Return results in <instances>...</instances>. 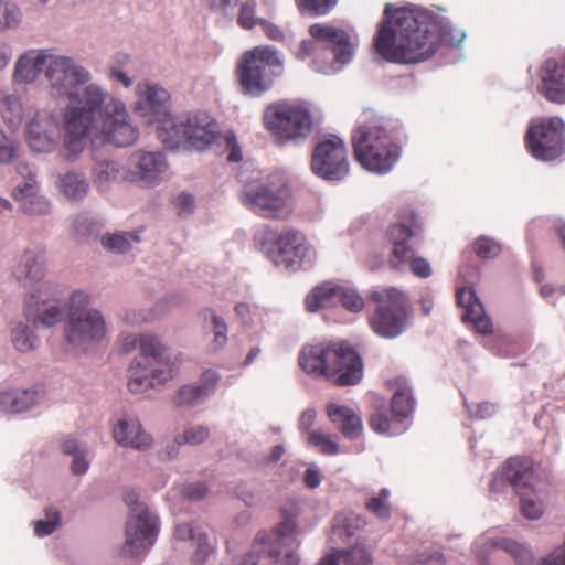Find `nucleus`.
Wrapping results in <instances>:
<instances>
[{
	"instance_id": "1",
	"label": "nucleus",
	"mask_w": 565,
	"mask_h": 565,
	"mask_svg": "<svg viewBox=\"0 0 565 565\" xmlns=\"http://www.w3.org/2000/svg\"><path fill=\"white\" fill-rule=\"evenodd\" d=\"M64 149L66 159L74 160L85 148L87 137L93 142L115 147L132 146L139 130L129 119L124 103L110 98L105 102L103 90L90 84L67 105L64 113Z\"/></svg>"
},
{
	"instance_id": "2",
	"label": "nucleus",
	"mask_w": 565,
	"mask_h": 565,
	"mask_svg": "<svg viewBox=\"0 0 565 565\" xmlns=\"http://www.w3.org/2000/svg\"><path fill=\"white\" fill-rule=\"evenodd\" d=\"M461 31L439 30L427 13L413 8L384 7V17L373 39L376 53L397 64H417L430 58L441 42L459 45Z\"/></svg>"
},
{
	"instance_id": "3",
	"label": "nucleus",
	"mask_w": 565,
	"mask_h": 565,
	"mask_svg": "<svg viewBox=\"0 0 565 565\" xmlns=\"http://www.w3.org/2000/svg\"><path fill=\"white\" fill-rule=\"evenodd\" d=\"M45 70V76L55 97H77L81 85L89 81V73L68 56L56 55L51 49L30 50L19 57L14 79L32 83Z\"/></svg>"
},
{
	"instance_id": "4",
	"label": "nucleus",
	"mask_w": 565,
	"mask_h": 565,
	"mask_svg": "<svg viewBox=\"0 0 565 565\" xmlns=\"http://www.w3.org/2000/svg\"><path fill=\"white\" fill-rule=\"evenodd\" d=\"M139 349V356L128 370V388L141 394L163 385L178 373L175 363L167 354V348L152 334L127 335L122 339L121 351L129 353Z\"/></svg>"
},
{
	"instance_id": "5",
	"label": "nucleus",
	"mask_w": 565,
	"mask_h": 565,
	"mask_svg": "<svg viewBox=\"0 0 565 565\" xmlns=\"http://www.w3.org/2000/svg\"><path fill=\"white\" fill-rule=\"evenodd\" d=\"M298 363L307 374L326 377L338 386L355 385L363 376L361 356L353 349L342 344L305 345L298 356Z\"/></svg>"
},
{
	"instance_id": "6",
	"label": "nucleus",
	"mask_w": 565,
	"mask_h": 565,
	"mask_svg": "<svg viewBox=\"0 0 565 565\" xmlns=\"http://www.w3.org/2000/svg\"><path fill=\"white\" fill-rule=\"evenodd\" d=\"M352 146L356 161L365 170L379 174L390 172L402 154L393 124L383 118L360 125L353 131Z\"/></svg>"
},
{
	"instance_id": "7",
	"label": "nucleus",
	"mask_w": 565,
	"mask_h": 565,
	"mask_svg": "<svg viewBox=\"0 0 565 565\" xmlns=\"http://www.w3.org/2000/svg\"><path fill=\"white\" fill-rule=\"evenodd\" d=\"M299 510L296 505L280 510L281 521L269 533H259L239 565H297L299 556L296 550L299 530L297 518Z\"/></svg>"
},
{
	"instance_id": "8",
	"label": "nucleus",
	"mask_w": 565,
	"mask_h": 565,
	"mask_svg": "<svg viewBox=\"0 0 565 565\" xmlns=\"http://www.w3.org/2000/svg\"><path fill=\"white\" fill-rule=\"evenodd\" d=\"M263 124L279 146L307 138L312 130L310 111L287 102L268 105L263 114Z\"/></svg>"
},
{
	"instance_id": "9",
	"label": "nucleus",
	"mask_w": 565,
	"mask_h": 565,
	"mask_svg": "<svg viewBox=\"0 0 565 565\" xmlns=\"http://www.w3.org/2000/svg\"><path fill=\"white\" fill-rule=\"evenodd\" d=\"M282 72V61L271 46H256L241 57L236 68L238 82L246 94L260 95Z\"/></svg>"
},
{
	"instance_id": "10",
	"label": "nucleus",
	"mask_w": 565,
	"mask_h": 565,
	"mask_svg": "<svg viewBox=\"0 0 565 565\" xmlns=\"http://www.w3.org/2000/svg\"><path fill=\"white\" fill-rule=\"evenodd\" d=\"M260 250L277 266L287 270H297L309 255L310 247L305 235L295 228L281 232L265 228L259 237Z\"/></svg>"
},
{
	"instance_id": "11",
	"label": "nucleus",
	"mask_w": 565,
	"mask_h": 565,
	"mask_svg": "<svg viewBox=\"0 0 565 565\" xmlns=\"http://www.w3.org/2000/svg\"><path fill=\"white\" fill-rule=\"evenodd\" d=\"M370 299L377 303L370 317L371 329L380 337L393 339L404 332L407 324V298L395 288L373 290Z\"/></svg>"
},
{
	"instance_id": "12",
	"label": "nucleus",
	"mask_w": 565,
	"mask_h": 565,
	"mask_svg": "<svg viewBox=\"0 0 565 565\" xmlns=\"http://www.w3.org/2000/svg\"><path fill=\"white\" fill-rule=\"evenodd\" d=\"M158 138L170 149L190 147L203 150L216 139V124L206 115L195 114L186 119L173 120L158 129Z\"/></svg>"
},
{
	"instance_id": "13",
	"label": "nucleus",
	"mask_w": 565,
	"mask_h": 565,
	"mask_svg": "<svg viewBox=\"0 0 565 565\" xmlns=\"http://www.w3.org/2000/svg\"><path fill=\"white\" fill-rule=\"evenodd\" d=\"M89 296L74 291L68 303V322L65 327L66 341L72 345H83L99 341L106 334V324L98 310L87 309Z\"/></svg>"
},
{
	"instance_id": "14",
	"label": "nucleus",
	"mask_w": 565,
	"mask_h": 565,
	"mask_svg": "<svg viewBox=\"0 0 565 565\" xmlns=\"http://www.w3.org/2000/svg\"><path fill=\"white\" fill-rule=\"evenodd\" d=\"M242 201L249 210L265 218L284 220L294 212L291 190L282 179L246 189Z\"/></svg>"
},
{
	"instance_id": "15",
	"label": "nucleus",
	"mask_w": 565,
	"mask_h": 565,
	"mask_svg": "<svg viewBox=\"0 0 565 565\" xmlns=\"http://www.w3.org/2000/svg\"><path fill=\"white\" fill-rule=\"evenodd\" d=\"M125 503L130 510L126 523V541L122 554L125 556H139L148 552L153 545L159 526L157 516L149 513L143 503L138 501V494L128 491Z\"/></svg>"
},
{
	"instance_id": "16",
	"label": "nucleus",
	"mask_w": 565,
	"mask_h": 565,
	"mask_svg": "<svg viewBox=\"0 0 565 565\" xmlns=\"http://www.w3.org/2000/svg\"><path fill=\"white\" fill-rule=\"evenodd\" d=\"M524 141L535 159L557 160L565 154V122L559 117L541 118L529 127Z\"/></svg>"
},
{
	"instance_id": "17",
	"label": "nucleus",
	"mask_w": 565,
	"mask_h": 565,
	"mask_svg": "<svg viewBox=\"0 0 565 565\" xmlns=\"http://www.w3.org/2000/svg\"><path fill=\"white\" fill-rule=\"evenodd\" d=\"M422 231V222L416 211L406 206L398 211L397 221L385 231V239L391 246L388 264L393 269L402 270L409 260L413 249L412 241Z\"/></svg>"
},
{
	"instance_id": "18",
	"label": "nucleus",
	"mask_w": 565,
	"mask_h": 565,
	"mask_svg": "<svg viewBox=\"0 0 565 565\" xmlns=\"http://www.w3.org/2000/svg\"><path fill=\"white\" fill-rule=\"evenodd\" d=\"M310 168L313 174L322 180H343L350 171L344 141L337 136L321 139L312 150Z\"/></svg>"
},
{
	"instance_id": "19",
	"label": "nucleus",
	"mask_w": 565,
	"mask_h": 565,
	"mask_svg": "<svg viewBox=\"0 0 565 565\" xmlns=\"http://www.w3.org/2000/svg\"><path fill=\"white\" fill-rule=\"evenodd\" d=\"M309 33L312 39L301 41L296 54L299 60L315 56L322 44L331 49L334 60L339 63L345 64L352 58L353 45L344 30L315 23L310 26Z\"/></svg>"
},
{
	"instance_id": "20",
	"label": "nucleus",
	"mask_w": 565,
	"mask_h": 565,
	"mask_svg": "<svg viewBox=\"0 0 565 565\" xmlns=\"http://www.w3.org/2000/svg\"><path fill=\"white\" fill-rule=\"evenodd\" d=\"M138 100L135 110L150 121L157 122V130L173 120L170 114V94L156 84L140 83L136 87Z\"/></svg>"
},
{
	"instance_id": "21",
	"label": "nucleus",
	"mask_w": 565,
	"mask_h": 565,
	"mask_svg": "<svg viewBox=\"0 0 565 565\" xmlns=\"http://www.w3.org/2000/svg\"><path fill=\"white\" fill-rule=\"evenodd\" d=\"M167 161L160 151H136L127 160V182L151 186L160 182L167 170Z\"/></svg>"
},
{
	"instance_id": "22",
	"label": "nucleus",
	"mask_w": 565,
	"mask_h": 565,
	"mask_svg": "<svg viewBox=\"0 0 565 565\" xmlns=\"http://www.w3.org/2000/svg\"><path fill=\"white\" fill-rule=\"evenodd\" d=\"M539 93L550 103L565 104V55L561 60L547 58L537 71Z\"/></svg>"
},
{
	"instance_id": "23",
	"label": "nucleus",
	"mask_w": 565,
	"mask_h": 565,
	"mask_svg": "<svg viewBox=\"0 0 565 565\" xmlns=\"http://www.w3.org/2000/svg\"><path fill=\"white\" fill-rule=\"evenodd\" d=\"M47 288L39 289L25 300L24 315L33 326L52 327L63 319L60 301L55 297H49Z\"/></svg>"
},
{
	"instance_id": "24",
	"label": "nucleus",
	"mask_w": 565,
	"mask_h": 565,
	"mask_svg": "<svg viewBox=\"0 0 565 565\" xmlns=\"http://www.w3.org/2000/svg\"><path fill=\"white\" fill-rule=\"evenodd\" d=\"M457 305L463 308L462 321L470 322L481 334L492 332V323L486 316L483 306L472 288H459L456 292Z\"/></svg>"
},
{
	"instance_id": "25",
	"label": "nucleus",
	"mask_w": 565,
	"mask_h": 565,
	"mask_svg": "<svg viewBox=\"0 0 565 565\" xmlns=\"http://www.w3.org/2000/svg\"><path fill=\"white\" fill-rule=\"evenodd\" d=\"M18 170L21 174H26L23 184H19L13 190V198L17 201L24 200L22 205L23 212L31 215L46 214L50 210L47 200L43 196H36L38 184L35 175L32 174L28 166H19Z\"/></svg>"
},
{
	"instance_id": "26",
	"label": "nucleus",
	"mask_w": 565,
	"mask_h": 565,
	"mask_svg": "<svg viewBox=\"0 0 565 565\" xmlns=\"http://www.w3.org/2000/svg\"><path fill=\"white\" fill-rule=\"evenodd\" d=\"M218 381V373L214 370L207 369L202 372L199 384L181 386L175 392L173 403L180 407L194 406L214 393Z\"/></svg>"
},
{
	"instance_id": "27",
	"label": "nucleus",
	"mask_w": 565,
	"mask_h": 565,
	"mask_svg": "<svg viewBox=\"0 0 565 565\" xmlns=\"http://www.w3.org/2000/svg\"><path fill=\"white\" fill-rule=\"evenodd\" d=\"M113 438L118 445L137 450L149 449L153 441L137 418L119 419L113 427Z\"/></svg>"
},
{
	"instance_id": "28",
	"label": "nucleus",
	"mask_w": 565,
	"mask_h": 565,
	"mask_svg": "<svg viewBox=\"0 0 565 565\" xmlns=\"http://www.w3.org/2000/svg\"><path fill=\"white\" fill-rule=\"evenodd\" d=\"M56 125L50 115H35L28 124L26 134L30 148L35 152H49L54 147Z\"/></svg>"
},
{
	"instance_id": "29",
	"label": "nucleus",
	"mask_w": 565,
	"mask_h": 565,
	"mask_svg": "<svg viewBox=\"0 0 565 565\" xmlns=\"http://www.w3.org/2000/svg\"><path fill=\"white\" fill-rule=\"evenodd\" d=\"M46 273V258L42 249H26L19 257L13 275L31 284L41 281Z\"/></svg>"
},
{
	"instance_id": "30",
	"label": "nucleus",
	"mask_w": 565,
	"mask_h": 565,
	"mask_svg": "<svg viewBox=\"0 0 565 565\" xmlns=\"http://www.w3.org/2000/svg\"><path fill=\"white\" fill-rule=\"evenodd\" d=\"M327 414L345 438L356 439L361 435L362 420L352 408L332 403L327 406Z\"/></svg>"
},
{
	"instance_id": "31",
	"label": "nucleus",
	"mask_w": 565,
	"mask_h": 565,
	"mask_svg": "<svg viewBox=\"0 0 565 565\" xmlns=\"http://www.w3.org/2000/svg\"><path fill=\"white\" fill-rule=\"evenodd\" d=\"M502 475L519 494L530 486L533 477L532 462L520 457L510 458L502 468Z\"/></svg>"
},
{
	"instance_id": "32",
	"label": "nucleus",
	"mask_w": 565,
	"mask_h": 565,
	"mask_svg": "<svg viewBox=\"0 0 565 565\" xmlns=\"http://www.w3.org/2000/svg\"><path fill=\"white\" fill-rule=\"evenodd\" d=\"M387 385L395 390L391 403L392 417L396 422H402L411 414L414 407L411 388L403 377L392 379L387 382Z\"/></svg>"
},
{
	"instance_id": "33",
	"label": "nucleus",
	"mask_w": 565,
	"mask_h": 565,
	"mask_svg": "<svg viewBox=\"0 0 565 565\" xmlns=\"http://www.w3.org/2000/svg\"><path fill=\"white\" fill-rule=\"evenodd\" d=\"M339 292L341 286L334 282H324L315 287L305 299V307L309 312H316L319 309L332 307L339 303Z\"/></svg>"
},
{
	"instance_id": "34",
	"label": "nucleus",
	"mask_w": 565,
	"mask_h": 565,
	"mask_svg": "<svg viewBox=\"0 0 565 565\" xmlns=\"http://www.w3.org/2000/svg\"><path fill=\"white\" fill-rule=\"evenodd\" d=\"M38 401V394L33 390L21 392H2L0 405L12 413H20L31 408Z\"/></svg>"
},
{
	"instance_id": "35",
	"label": "nucleus",
	"mask_w": 565,
	"mask_h": 565,
	"mask_svg": "<svg viewBox=\"0 0 565 565\" xmlns=\"http://www.w3.org/2000/svg\"><path fill=\"white\" fill-rule=\"evenodd\" d=\"M93 174L97 186L103 188L108 183L127 181V167L119 168L114 161H100L94 167Z\"/></svg>"
},
{
	"instance_id": "36",
	"label": "nucleus",
	"mask_w": 565,
	"mask_h": 565,
	"mask_svg": "<svg viewBox=\"0 0 565 565\" xmlns=\"http://www.w3.org/2000/svg\"><path fill=\"white\" fill-rule=\"evenodd\" d=\"M489 545L493 548H499L510 554L518 565H533L534 563L533 552L525 545L511 539L490 541Z\"/></svg>"
},
{
	"instance_id": "37",
	"label": "nucleus",
	"mask_w": 565,
	"mask_h": 565,
	"mask_svg": "<svg viewBox=\"0 0 565 565\" xmlns=\"http://www.w3.org/2000/svg\"><path fill=\"white\" fill-rule=\"evenodd\" d=\"M60 186L62 192L72 200L83 199L89 189L84 177L76 173H66L61 178Z\"/></svg>"
},
{
	"instance_id": "38",
	"label": "nucleus",
	"mask_w": 565,
	"mask_h": 565,
	"mask_svg": "<svg viewBox=\"0 0 565 565\" xmlns=\"http://www.w3.org/2000/svg\"><path fill=\"white\" fill-rule=\"evenodd\" d=\"M3 120L11 129L18 128L23 120V109L20 100L14 95L6 96L1 108Z\"/></svg>"
},
{
	"instance_id": "39",
	"label": "nucleus",
	"mask_w": 565,
	"mask_h": 565,
	"mask_svg": "<svg viewBox=\"0 0 565 565\" xmlns=\"http://www.w3.org/2000/svg\"><path fill=\"white\" fill-rule=\"evenodd\" d=\"M306 440L308 445L317 448L321 454L327 456H333L340 451L339 445L332 436L321 430H312L308 434Z\"/></svg>"
},
{
	"instance_id": "40",
	"label": "nucleus",
	"mask_w": 565,
	"mask_h": 565,
	"mask_svg": "<svg viewBox=\"0 0 565 565\" xmlns=\"http://www.w3.org/2000/svg\"><path fill=\"white\" fill-rule=\"evenodd\" d=\"M366 526L364 518L358 514L343 515L339 514L334 518V530L339 531V535L344 534L348 537L353 536L356 532Z\"/></svg>"
},
{
	"instance_id": "41",
	"label": "nucleus",
	"mask_w": 565,
	"mask_h": 565,
	"mask_svg": "<svg viewBox=\"0 0 565 565\" xmlns=\"http://www.w3.org/2000/svg\"><path fill=\"white\" fill-rule=\"evenodd\" d=\"M11 339L17 350L21 352H29L39 344L38 337L33 334L28 326L21 322L12 330Z\"/></svg>"
},
{
	"instance_id": "42",
	"label": "nucleus",
	"mask_w": 565,
	"mask_h": 565,
	"mask_svg": "<svg viewBox=\"0 0 565 565\" xmlns=\"http://www.w3.org/2000/svg\"><path fill=\"white\" fill-rule=\"evenodd\" d=\"M390 491L385 488L381 489L376 497L370 498L365 502V509L383 521H387L391 516Z\"/></svg>"
},
{
	"instance_id": "43",
	"label": "nucleus",
	"mask_w": 565,
	"mask_h": 565,
	"mask_svg": "<svg viewBox=\"0 0 565 565\" xmlns=\"http://www.w3.org/2000/svg\"><path fill=\"white\" fill-rule=\"evenodd\" d=\"M138 243L139 237L131 233L111 234L102 238V245L114 253H126L131 248V243Z\"/></svg>"
},
{
	"instance_id": "44",
	"label": "nucleus",
	"mask_w": 565,
	"mask_h": 565,
	"mask_svg": "<svg viewBox=\"0 0 565 565\" xmlns=\"http://www.w3.org/2000/svg\"><path fill=\"white\" fill-rule=\"evenodd\" d=\"M339 554L344 565H371L373 563L372 554L361 544L348 550H339Z\"/></svg>"
},
{
	"instance_id": "45",
	"label": "nucleus",
	"mask_w": 565,
	"mask_h": 565,
	"mask_svg": "<svg viewBox=\"0 0 565 565\" xmlns=\"http://www.w3.org/2000/svg\"><path fill=\"white\" fill-rule=\"evenodd\" d=\"M263 18L256 15V2L247 1L241 4L237 14V25L243 30H252L259 25Z\"/></svg>"
},
{
	"instance_id": "46",
	"label": "nucleus",
	"mask_w": 565,
	"mask_h": 565,
	"mask_svg": "<svg viewBox=\"0 0 565 565\" xmlns=\"http://www.w3.org/2000/svg\"><path fill=\"white\" fill-rule=\"evenodd\" d=\"M201 315L205 319L207 315L212 321V330L214 333L213 342L217 348H222L227 342V324L224 319L217 316L212 309H204Z\"/></svg>"
},
{
	"instance_id": "47",
	"label": "nucleus",
	"mask_w": 565,
	"mask_h": 565,
	"mask_svg": "<svg viewBox=\"0 0 565 565\" xmlns=\"http://www.w3.org/2000/svg\"><path fill=\"white\" fill-rule=\"evenodd\" d=\"M46 520H39L34 523V532L38 536L52 534L60 525V512L55 508L45 510Z\"/></svg>"
},
{
	"instance_id": "48",
	"label": "nucleus",
	"mask_w": 565,
	"mask_h": 565,
	"mask_svg": "<svg viewBox=\"0 0 565 565\" xmlns=\"http://www.w3.org/2000/svg\"><path fill=\"white\" fill-rule=\"evenodd\" d=\"M476 254L482 259L497 257L501 253V245L493 238L481 236L473 244Z\"/></svg>"
},
{
	"instance_id": "49",
	"label": "nucleus",
	"mask_w": 565,
	"mask_h": 565,
	"mask_svg": "<svg viewBox=\"0 0 565 565\" xmlns=\"http://www.w3.org/2000/svg\"><path fill=\"white\" fill-rule=\"evenodd\" d=\"M193 542L195 544V550L191 557V562L194 565H202L214 552V546L207 543L206 535L203 533H198Z\"/></svg>"
},
{
	"instance_id": "50",
	"label": "nucleus",
	"mask_w": 565,
	"mask_h": 565,
	"mask_svg": "<svg viewBox=\"0 0 565 565\" xmlns=\"http://www.w3.org/2000/svg\"><path fill=\"white\" fill-rule=\"evenodd\" d=\"M519 495L521 513L524 518L529 520H537L543 515L544 505L541 501L526 497L523 492L519 493Z\"/></svg>"
},
{
	"instance_id": "51",
	"label": "nucleus",
	"mask_w": 565,
	"mask_h": 565,
	"mask_svg": "<svg viewBox=\"0 0 565 565\" xmlns=\"http://www.w3.org/2000/svg\"><path fill=\"white\" fill-rule=\"evenodd\" d=\"M20 20V11L13 3L0 0V29L12 28Z\"/></svg>"
},
{
	"instance_id": "52",
	"label": "nucleus",
	"mask_w": 565,
	"mask_h": 565,
	"mask_svg": "<svg viewBox=\"0 0 565 565\" xmlns=\"http://www.w3.org/2000/svg\"><path fill=\"white\" fill-rule=\"evenodd\" d=\"M339 303L352 312H359L364 307L362 297L356 291L343 286H341V292H339Z\"/></svg>"
},
{
	"instance_id": "53",
	"label": "nucleus",
	"mask_w": 565,
	"mask_h": 565,
	"mask_svg": "<svg viewBox=\"0 0 565 565\" xmlns=\"http://www.w3.org/2000/svg\"><path fill=\"white\" fill-rule=\"evenodd\" d=\"M210 431L204 426H191L177 437L178 444L198 445L207 439Z\"/></svg>"
},
{
	"instance_id": "54",
	"label": "nucleus",
	"mask_w": 565,
	"mask_h": 565,
	"mask_svg": "<svg viewBox=\"0 0 565 565\" xmlns=\"http://www.w3.org/2000/svg\"><path fill=\"white\" fill-rule=\"evenodd\" d=\"M406 265L409 266L412 274L418 278H428L433 274L431 266L426 258L414 256V248Z\"/></svg>"
},
{
	"instance_id": "55",
	"label": "nucleus",
	"mask_w": 565,
	"mask_h": 565,
	"mask_svg": "<svg viewBox=\"0 0 565 565\" xmlns=\"http://www.w3.org/2000/svg\"><path fill=\"white\" fill-rule=\"evenodd\" d=\"M338 0H297L300 8L316 14H326L335 4Z\"/></svg>"
},
{
	"instance_id": "56",
	"label": "nucleus",
	"mask_w": 565,
	"mask_h": 565,
	"mask_svg": "<svg viewBox=\"0 0 565 565\" xmlns=\"http://www.w3.org/2000/svg\"><path fill=\"white\" fill-rule=\"evenodd\" d=\"M395 420L386 412L377 411L370 418V427L377 433L385 434L390 431L391 420Z\"/></svg>"
},
{
	"instance_id": "57",
	"label": "nucleus",
	"mask_w": 565,
	"mask_h": 565,
	"mask_svg": "<svg viewBox=\"0 0 565 565\" xmlns=\"http://www.w3.org/2000/svg\"><path fill=\"white\" fill-rule=\"evenodd\" d=\"M226 147L230 149V153L227 156V161L230 162H239L243 159L241 147L237 142L236 136L233 132H230L225 137Z\"/></svg>"
},
{
	"instance_id": "58",
	"label": "nucleus",
	"mask_w": 565,
	"mask_h": 565,
	"mask_svg": "<svg viewBox=\"0 0 565 565\" xmlns=\"http://www.w3.org/2000/svg\"><path fill=\"white\" fill-rule=\"evenodd\" d=\"M206 493L207 487L202 482L188 484L183 490V494L190 500H201Z\"/></svg>"
},
{
	"instance_id": "59",
	"label": "nucleus",
	"mask_w": 565,
	"mask_h": 565,
	"mask_svg": "<svg viewBox=\"0 0 565 565\" xmlns=\"http://www.w3.org/2000/svg\"><path fill=\"white\" fill-rule=\"evenodd\" d=\"M259 26L263 29L266 36L273 41H281L285 36L284 31L270 21L263 19Z\"/></svg>"
},
{
	"instance_id": "60",
	"label": "nucleus",
	"mask_w": 565,
	"mask_h": 565,
	"mask_svg": "<svg viewBox=\"0 0 565 565\" xmlns=\"http://www.w3.org/2000/svg\"><path fill=\"white\" fill-rule=\"evenodd\" d=\"M210 9L228 15L238 4V0H209Z\"/></svg>"
},
{
	"instance_id": "61",
	"label": "nucleus",
	"mask_w": 565,
	"mask_h": 565,
	"mask_svg": "<svg viewBox=\"0 0 565 565\" xmlns=\"http://www.w3.org/2000/svg\"><path fill=\"white\" fill-rule=\"evenodd\" d=\"M174 204L181 214H188L194 209V198L189 193H180L175 198Z\"/></svg>"
},
{
	"instance_id": "62",
	"label": "nucleus",
	"mask_w": 565,
	"mask_h": 565,
	"mask_svg": "<svg viewBox=\"0 0 565 565\" xmlns=\"http://www.w3.org/2000/svg\"><path fill=\"white\" fill-rule=\"evenodd\" d=\"M89 468V462L87 461L84 451L76 452L73 455V461L71 465V470L74 475H84Z\"/></svg>"
},
{
	"instance_id": "63",
	"label": "nucleus",
	"mask_w": 565,
	"mask_h": 565,
	"mask_svg": "<svg viewBox=\"0 0 565 565\" xmlns=\"http://www.w3.org/2000/svg\"><path fill=\"white\" fill-rule=\"evenodd\" d=\"M445 558L441 553L422 554L412 565H444Z\"/></svg>"
},
{
	"instance_id": "64",
	"label": "nucleus",
	"mask_w": 565,
	"mask_h": 565,
	"mask_svg": "<svg viewBox=\"0 0 565 565\" xmlns=\"http://www.w3.org/2000/svg\"><path fill=\"white\" fill-rule=\"evenodd\" d=\"M315 420L316 412L313 409H306L299 418L298 427L302 433L308 435L311 433L310 429L312 428Z\"/></svg>"
}]
</instances>
